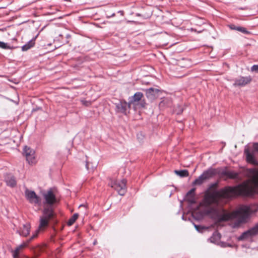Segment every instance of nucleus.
Here are the masks:
<instances>
[{
  "instance_id": "nucleus-23",
  "label": "nucleus",
  "mask_w": 258,
  "mask_h": 258,
  "mask_svg": "<svg viewBox=\"0 0 258 258\" xmlns=\"http://www.w3.org/2000/svg\"><path fill=\"white\" fill-rule=\"evenodd\" d=\"M236 30L243 33V34H248L249 32L246 29V28L242 27H236Z\"/></svg>"
},
{
  "instance_id": "nucleus-29",
  "label": "nucleus",
  "mask_w": 258,
  "mask_h": 258,
  "mask_svg": "<svg viewBox=\"0 0 258 258\" xmlns=\"http://www.w3.org/2000/svg\"><path fill=\"white\" fill-rule=\"evenodd\" d=\"M39 232V230H37L35 231V233L33 234V235L30 238V239L28 240V242H30L32 240H33L34 238H36L37 235L38 233Z\"/></svg>"
},
{
  "instance_id": "nucleus-1",
  "label": "nucleus",
  "mask_w": 258,
  "mask_h": 258,
  "mask_svg": "<svg viewBox=\"0 0 258 258\" xmlns=\"http://www.w3.org/2000/svg\"><path fill=\"white\" fill-rule=\"evenodd\" d=\"M247 175L253 185L248 182H244L235 186H226L220 190H217V183L210 185L206 191L204 201L208 206L212 205L218 206L221 198L228 199L234 196H242L252 197L256 193V188H258V169L252 168L246 170Z\"/></svg>"
},
{
  "instance_id": "nucleus-37",
  "label": "nucleus",
  "mask_w": 258,
  "mask_h": 258,
  "mask_svg": "<svg viewBox=\"0 0 258 258\" xmlns=\"http://www.w3.org/2000/svg\"><path fill=\"white\" fill-rule=\"evenodd\" d=\"M115 15V14H114V13H113V14H112L111 15V16H110V17H114Z\"/></svg>"
},
{
  "instance_id": "nucleus-38",
  "label": "nucleus",
  "mask_w": 258,
  "mask_h": 258,
  "mask_svg": "<svg viewBox=\"0 0 258 258\" xmlns=\"http://www.w3.org/2000/svg\"><path fill=\"white\" fill-rule=\"evenodd\" d=\"M141 105H142V107H145L144 104H143V103L141 104Z\"/></svg>"
},
{
  "instance_id": "nucleus-18",
  "label": "nucleus",
  "mask_w": 258,
  "mask_h": 258,
  "mask_svg": "<svg viewBox=\"0 0 258 258\" xmlns=\"http://www.w3.org/2000/svg\"><path fill=\"white\" fill-rule=\"evenodd\" d=\"M143 97V94L141 92H136L134 95L132 97V99L130 101L131 103H133L135 102H137L140 100H141L142 97Z\"/></svg>"
},
{
  "instance_id": "nucleus-14",
  "label": "nucleus",
  "mask_w": 258,
  "mask_h": 258,
  "mask_svg": "<svg viewBox=\"0 0 258 258\" xmlns=\"http://www.w3.org/2000/svg\"><path fill=\"white\" fill-rule=\"evenodd\" d=\"M30 226L29 224L23 225V227L17 230L18 233L21 236H27L30 233Z\"/></svg>"
},
{
  "instance_id": "nucleus-34",
  "label": "nucleus",
  "mask_w": 258,
  "mask_h": 258,
  "mask_svg": "<svg viewBox=\"0 0 258 258\" xmlns=\"http://www.w3.org/2000/svg\"><path fill=\"white\" fill-rule=\"evenodd\" d=\"M26 245V244L25 243H23V244L20 245L19 246H18V247L21 250V249H22L23 248L25 247Z\"/></svg>"
},
{
  "instance_id": "nucleus-36",
  "label": "nucleus",
  "mask_w": 258,
  "mask_h": 258,
  "mask_svg": "<svg viewBox=\"0 0 258 258\" xmlns=\"http://www.w3.org/2000/svg\"><path fill=\"white\" fill-rule=\"evenodd\" d=\"M118 13H120L121 15H123V11H118Z\"/></svg>"
},
{
  "instance_id": "nucleus-10",
  "label": "nucleus",
  "mask_w": 258,
  "mask_h": 258,
  "mask_svg": "<svg viewBox=\"0 0 258 258\" xmlns=\"http://www.w3.org/2000/svg\"><path fill=\"white\" fill-rule=\"evenodd\" d=\"M244 154L245 156L246 161L247 163L251 164L253 165H258L255 154L253 151H250L248 148H245L244 151Z\"/></svg>"
},
{
  "instance_id": "nucleus-9",
  "label": "nucleus",
  "mask_w": 258,
  "mask_h": 258,
  "mask_svg": "<svg viewBox=\"0 0 258 258\" xmlns=\"http://www.w3.org/2000/svg\"><path fill=\"white\" fill-rule=\"evenodd\" d=\"M130 107V104L124 100H120L118 103H115V111L124 114H126L127 109Z\"/></svg>"
},
{
  "instance_id": "nucleus-26",
  "label": "nucleus",
  "mask_w": 258,
  "mask_h": 258,
  "mask_svg": "<svg viewBox=\"0 0 258 258\" xmlns=\"http://www.w3.org/2000/svg\"><path fill=\"white\" fill-rule=\"evenodd\" d=\"M20 251V249L18 247H17L13 251L14 258H17L18 257Z\"/></svg>"
},
{
  "instance_id": "nucleus-35",
  "label": "nucleus",
  "mask_w": 258,
  "mask_h": 258,
  "mask_svg": "<svg viewBox=\"0 0 258 258\" xmlns=\"http://www.w3.org/2000/svg\"><path fill=\"white\" fill-rule=\"evenodd\" d=\"M183 110V109L181 108L178 111H177L176 113H177V114H179L182 112Z\"/></svg>"
},
{
  "instance_id": "nucleus-4",
  "label": "nucleus",
  "mask_w": 258,
  "mask_h": 258,
  "mask_svg": "<svg viewBox=\"0 0 258 258\" xmlns=\"http://www.w3.org/2000/svg\"><path fill=\"white\" fill-rule=\"evenodd\" d=\"M217 174V170L215 168H210L203 172V173L192 182L193 185H200L205 181L210 179L215 175Z\"/></svg>"
},
{
  "instance_id": "nucleus-5",
  "label": "nucleus",
  "mask_w": 258,
  "mask_h": 258,
  "mask_svg": "<svg viewBox=\"0 0 258 258\" xmlns=\"http://www.w3.org/2000/svg\"><path fill=\"white\" fill-rule=\"evenodd\" d=\"M126 180L123 179L121 180H111L109 183L110 186L116 190L119 195L123 196L126 192Z\"/></svg>"
},
{
  "instance_id": "nucleus-7",
  "label": "nucleus",
  "mask_w": 258,
  "mask_h": 258,
  "mask_svg": "<svg viewBox=\"0 0 258 258\" xmlns=\"http://www.w3.org/2000/svg\"><path fill=\"white\" fill-rule=\"evenodd\" d=\"M26 199L31 204L39 205L41 203L40 198L35 191L26 189L25 191Z\"/></svg>"
},
{
  "instance_id": "nucleus-31",
  "label": "nucleus",
  "mask_w": 258,
  "mask_h": 258,
  "mask_svg": "<svg viewBox=\"0 0 258 258\" xmlns=\"http://www.w3.org/2000/svg\"><path fill=\"white\" fill-rule=\"evenodd\" d=\"M253 148L254 151L258 152V142H255L253 144Z\"/></svg>"
},
{
  "instance_id": "nucleus-24",
  "label": "nucleus",
  "mask_w": 258,
  "mask_h": 258,
  "mask_svg": "<svg viewBox=\"0 0 258 258\" xmlns=\"http://www.w3.org/2000/svg\"><path fill=\"white\" fill-rule=\"evenodd\" d=\"M194 226H195V228L196 229V230L198 232H202L203 230L204 229H206V227H205L204 226H200V225H196L195 224H194Z\"/></svg>"
},
{
  "instance_id": "nucleus-11",
  "label": "nucleus",
  "mask_w": 258,
  "mask_h": 258,
  "mask_svg": "<svg viewBox=\"0 0 258 258\" xmlns=\"http://www.w3.org/2000/svg\"><path fill=\"white\" fill-rule=\"evenodd\" d=\"M35 152L30 148L25 146L23 149V155L29 164H33L35 160Z\"/></svg>"
},
{
  "instance_id": "nucleus-19",
  "label": "nucleus",
  "mask_w": 258,
  "mask_h": 258,
  "mask_svg": "<svg viewBox=\"0 0 258 258\" xmlns=\"http://www.w3.org/2000/svg\"><path fill=\"white\" fill-rule=\"evenodd\" d=\"M6 181L8 185L11 187H14L16 185L17 182L14 176H11L6 178Z\"/></svg>"
},
{
  "instance_id": "nucleus-6",
  "label": "nucleus",
  "mask_w": 258,
  "mask_h": 258,
  "mask_svg": "<svg viewBox=\"0 0 258 258\" xmlns=\"http://www.w3.org/2000/svg\"><path fill=\"white\" fill-rule=\"evenodd\" d=\"M55 191V188H51L43 194L45 200L44 204H47V206H53L54 204L58 202Z\"/></svg>"
},
{
  "instance_id": "nucleus-32",
  "label": "nucleus",
  "mask_w": 258,
  "mask_h": 258,
  "mask_svg": "<svg viewBox=\"0 0 258 258\" xmlns=\"http://www.w3.org/2000/svg\"><path fill=\"white\" fill-rule=\"evenodd\" d=\"M82 104L86 106H88L91 104V102L90 101H86V100H81Z\"/></svg>"
},
{
  "instance_id": "nucleus-3",
  "label": "nucleus",
  "mask_w": 258,
  "mask_h": 258,
  "mask_svg": "<svg viewBox=\"0 0 258 258\" xmlns=\"http://www.w3.org/2000/svg\"><path fill=\"white\" fill-rule=\"evenodd\" d=\"M42 216L40 218L39 229H43L46 227L49 221L54 216V212L52 206H45L42 211Z\"/></svg>"
},
{
  "instance_id": "nucleus-15",
  "label": "nucleus",
  "mask_w": 258,
  "mask_h": 258,
  "mask_svg": "<svg viewBox=\"0 0 258 258\" xmlns=\"http://www.w3.org/2000/svg\"><path fill=\"white\" fill-rule=\"evenodd\" d=\"M36 38V37L32 38L31 40L29 41L26 44L22 46V50L23 51H25L33 47L35 43Z\"/></svg>"
},
{
  "instance_id": "nucleus-2",
  "label": "nucleus",
  "mask_w": 258,
  "mask_h": 258,
  "mask_svg": "<svg viewBox=\"0 0 258 258\" xmlns=\"http://www.w3.org/2000/svg\"><path fill=\"white\" fill-rule=\"evenodd\" d=\"M203 214L206 215H211L213 218L218 222L228 221L234 218H239V220L234 223V227H238L242 223H245L248 219L250 215V208L244 206L232 213H227L225 210H220L210 207L203 211Z\"/></svg>"
},
{
  "instance_id": "nucleus-13",
  "label": "nucleus",
  "mask_w": 258,
  "mask_h": 258,
  "mask_svg": "<svg viewBox=\"0 0 258 258\" xmlns=\"http://www.w3.org/2000/svg\"><path fill=\"white\" fill-rule=\"evenodd\" d=\"M217 170V174H220L223 176L227 177L230 179H236L238 176V174L233 171L227 170L226 169Z\"/></svg>"
},
{
  "instance_id": "nucleus-39",
  "label": "nucleus",
  "mask_w": 258,
  "mask_h": 258,
  "mask_svg": "<svg viewBox=\"0 0 258 258\" xmlns=\"http://www.w3.org/2000/svg\"><path fill=\"white\" fill-rule=\"evenodd\" d=\"M96 241H95L94 242L93 244H94V245H95V244H96Z\"/></svg>"
},
{
  "instance_id": "nucleus-20",
  "label": "nucleus",
  "mask_w": 258,
  "mask_h": 258,
  "mask_svg": "<svg viewBox=\"0 0 258 258\" xmlns=\"http://www.w3.org/2000/svg\"><path fill=\"white\" fill-rule=\"evenodd\" d=\"M174 173L180 176V177H186L188 176L189 172L187 170H175L174 171Z\"/></svg>"
},
{
  "instance_id": "nucleus-8",
  "label": "nucleus",
  "mask_w": 258,
  "mask_h": 258,
  "mask_svg": "<svg viewBox=\"0 0 258 258\" xmlns=\"http://www.w3.org/2000/svg\"><path fill=\"white\" fill-rule=\"evenodd\" d=\"M258 233V223L256 224L253 227L244 232L238 237L239 240H243L251 237Z\"/></svg>"
},
{
  "instance_id": "nucleus-21",
  "label": "nucleus",
  "mask_w": 258,
  "mask_h": 258,
  "mask_svg": "<svg viewBox=\"0 0 258 258\" xmlns=\"http://www.w3.org/2000/svg\"><path fill=\"white\" fill-rule=\"evenodd\" d=\"M17 47L12 46L9 45L7 43L0 41V48L4 49H13L16 48Z\"/></svg>"
},
{
  "instance_id": "nucleus-30",
  "label": "nucleus",
  "mask_w": 258,
  "mask_h": 258,
  "mask_svg": "<svg viewBox=\"0 0 258 258\" xmlns=\"http://www.w3.org/2000/svg\"><path fill=\"white\" fill-rule=\"evenodd\" d=\"M251 71L258 73V65H253L251 68Z\"/></svg>"
},
{
  "instance_id": "nucleus-28",
  "label": "nucleus",
  "mask_w": 258,
  "mask_h": 258,
  "mask_svg": "<svg viewBox=\"0 0 258 258\" xmlns=\"http://www.w3.org/2000/svg\"><path fill=\"white\" fill-rule=\"evenodd\" d=\"M195 190H196V188H191L190 190H189L187 192V193L186 194V196H195Z\"/></svg>"
},
{
  "instance_id": "nucleus-16",
  "label": "nucleus",
  "mask_w": 258,
  "mask_h": 258,
  "mask_svg": "<svg viewBox=\"0 0 258 258\" xmlns=\"http://www.w3.org/2000/svg\"><path fill=\"white\" fill-rule=\"evenodd\" d=\"M159 92V90L158 89L154 88H150L146 90L147 97L151 98L154 97L156 95L158 94Z\"/></svg>"
},
{
  "instance_id": "nucleus-33",
  "label": "nucleus",
  "mask_w": 258,
  "mask_h": 258,
  "mask_svg": "<svg viewBox=\"0 0 258 258\" xmlns=\"http://www.w3.org/2000/svg\"><path fill=\"white\" fill-rule=\"evenodd\" d=\"M236 27H237L235 26V25H229V28L231 30H236Z\"/></svg>"
},
{
  "instance_id": "nucleus-22",
  "label": "nucleus",
  "mask_w": 258,
  "mask_h": 258,
  "mask_svg": "<svg viewBox=\"0 0 258 258\" xmlns=\"http://www.w3.org/2000/svg\"><path fill=\"white\" fill-rule=\"evenodd\" d=\"M79 216L78 214L75 213L72 217L68 220V225L69 226H71L73 225L74 222L76 221V220L78 219Z\"/></svg>"
},
{
  "instance_id": "nucleus-17",
  "label": "nucleus",
  "mask_w": 258,
  "mask_h": 258,
  "mask_svg": "<svg viewBox=\"0 0 258 258\" xmlns=\"http://www.w3.org/2000/svg\"><path fill=\"white\" fill-rule=\"evenodd\" d=\"M221 239V234L217 231H215L212 236L209 239L211 242L216 243Z\"/></svg>"
},
{
  "instance_id": "nucleus-27",
  "label": "nucleus",
  "mask_w": 258,
  "mask_h": 258,
  "mask_svg": "<svg viewBox=\"0 0 258 258\" xmlns=\"http://www.w3.org/2000/svg\"><path fill=\"white\" fill-rule=\"evenodd\" d=\"M86 168L89 172L93 171L95 168V167H90V163L89 162L86 161Z\"/></svg>"
},
{
  "instance_id": "nucleus-25",
  "label": "nucleus",
  "mask_w": 258,
  "mask_h": 258,
  "mask_svg": "<svg viewBox=\"0 0 258 258\" xmlns=\"http://www.w3.org/2000/svg\"><path fill=\"white\" fill-rule=\"evenodd\" d=\"M187 201L191 204H194L196 203L195 198L194 196H187Z\"/></svg>"
},
{
  "instance_id": "nucleus-12",
  "label": "nucleus",
  "mask_w": 258,
  "mask_h": 258,
  "mask_svg": "<svg viewBox=\"0 0 258 258\" xmlns=\"http://www.w3.org/2000/svg\"><path fill=\"white\" fill-rule=\"evenodd\" d=\"M251 78L250 76L247 77H240L236 79L234 81L233 85L234 86H244L246 85L249 84L251 81Z\"/></svg>"
}]
</instances>
